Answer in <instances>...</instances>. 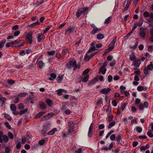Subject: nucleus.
Returning a JSON list of instances; mask_svg holds the SVG:
<instances>
[{
	"label": "nucleus",
	"instance_id": "obj_1",
	"mask_svg": "<svg viewBox=\"0 0 153 153\" xmlns=\"http://www.w3.org/2000/svg\"><path fill=\"white\" fill-rule=\"evenodd\" d=\"M66 67L67 68L70 69L72 67H73V70L75 71L77 68L76 62L74 60H70L66 65Z\"/></svg>",
	"mask_w": 153,
	"mask_h": 153
},
{
	"label": "nucleus",
	"instance_id": "obj_2",
	"mask_svg": "<svg viewBox=\"0 0 153 153\" xmlns=\"http://www.w3.org/2000/svg\"><path fill=\"white\" fill-rule=\"evenodd\" d=\"M76 32V29L74 26H70L65 30V33L67 35L72 34Z\"/></svg>",
	"mask_w": 153,
	"mask_h": 153
},
{
	"label": "nucleus",
	"instance_id": "obj_3",
	"mask_svg": "<svg viewBox=\"0 0 153 153\" xmlns=\"http://www.w3.org/2000/svg\"><path fill=\"white\" fill-rule=\"evenodd\" d=\"M88 9V7L82 8L79 9L76 12V17L78 18L82 14H85L86 13Z\"/></svg>",
	"mask_w": 153,
	"mask_h": 153
},
{
	"label": "nucleus",
	"instance_id": "obj_4",
	"mask_svg": "<svg viewBox=\"0 0 153 153\" xmlns=\"http://www.w3.org/2000/svg\"><path fill=\"white\" fill-rule=\"evenodd\" d=\"M140 31L139 35L142 39H144L145 37L146 28L144 27L140 28L139 29Z\"/></svg>",
	"mask_w": 153,
	"mask_h": 153
},
{
	"label": "nucleus",
	"instance_id": "obj_5",
	"mask_svg": "<svg viewBox=\"0 0 153 153\" xmlns=\"http://www.w3.org/2000/svg\"><path fill=\"white\" fill-rule=\"evenodd\" d=\"M16 42L15 44V47L16 48H19L24 45V41L20 40L19 41L16 40Z\"/></svg>",
	"mask_w": 153,
	"mask_h": 153
},
{
	"label": "nucleus",
	"instance_id": "obj_6",
	"mask_svg": "<svg viewBox=\"0 0 153 153\" xmlns=\"http://www.w3.org/2000/svg\"><path fill=\"white\" fill-rule=\"evenodd\" d=\"M27 42L30 44H31L32 43V34L27 33L26 36Z\"/></svg>",
	"mask_w": 153,
	"mask_h": 153
},
{
	"label": "nucleus",
	"instance_id": "obj_7",
	"mask_svg": "<svg viewBox=\"0 0 153 153\" xmlns=\"http://www.w3.org/2000/svg\"><path fill=\"white\" fill-rule=\"evenodd\" d=\"M149 104L147 102H145L144 104L141 103L139 105V108L141 110H143L145 107L146 108H148Z\"/></svg>",
	"mask_w": 153,
	"mask_h": 153
},
{
	"label": "nucleus",
	"instance_id": "obj_8",
	"mask_svg": "<svg viewBox=\"0 0 153 153\" xmlns=\"http://www.w3.org/2000/svg\"><path fill=\"white\" fill-rule=\"evenodd\" d=\"M74 127L68 128V131L67 134L68 135H73L74 134H76V132L74 131Z\"/></svg>",
	"mask_w": 153,
	"mask_h": 153
},
{
	"label": "nucleus",
	"instance_id": "obj_9",
	"mask_svg": "<svg viewBox=\"0 0 153 153\" xmlns=\"http://www.w3.org/2000/svg\"><path fill=\"white\" fill-rule=\"evenodd\" d=\"M117 39L116 37H115L112 40V41L111 42L110 44L108 46V47L111 48V49H114V45L115 43L116 42Z\"/></svg>",
	"mask_w": 153,
	"mask_h": 153
},
{
	"label": "nucleus",
	"instance_id": "obj_10",
	"mask_svg": "<svg viewBox=\"0 0 153 153\" xmlns=\"http://www.w3.org/2000/svg\"><path fill=\"white\" fill-rule=\"evenodd\" d=\"M44 34L39 33L37 36V41L38 42H40L43 39H44L45 36L44 35Z\"/></svg>",
	"mask_w": 153,
	"mask_h": 153
},
{
	"label": "nucleus",
	"instance_id": "obj_11",
	"mask_svg": "<svg viewBox=\"0 0 153 153\" xmlns=\"http://www.w3.org/2000/svg\"><path fill=\"white\" fill-rule=\"evenodd\" d=\"M111 91V89L109 88H104L102 89L100 92L101 93L103 94H107L108 93L109 91Z\"/></svg>",
	"mask_w": 153,
	"mask_h": 153
},
{
	"label": "nucleus",
	"instance_id": "obj_12",
	"mask_svg": "<svg viewBox=\"0 0 153 153\" xmlns=\"http://www.w3.org/2000/svg\"><path fill=\"white\" fill-rule=\"evenodd\" d=\"M6 100V98L3 97L0 94V103L1 104V106L3 105L5 103Z\"/></svg>",
	"mask_w": 153,
	"mask_h": 153
},
{
	"label": "nucleus",
	"instance_id": "obj_13",
	"mask_svg": "<svg viewBox=\"0 0 153 153\" xmlns=\"http://www.w3.org/2000/svg\"><path fill=\"white\" fill-rule=\"evenodd\" d=\"M140 59H137L135 60L133 63L134 66L136 67H138L140 64Z\"/></svg>",
	"mask_w": 153,
	"mask_h": 153
},
{
	"label": "nucleus",
	"instance_id": "obj_14",
	"mask_svg": "<svg viewBox=\"0 0 153 153\" xmlns=\"http://www.w3.org/2000/svg\"><path fill=\"white\" fill-rule=\"evenodd\" d=\"M45 101L48 106L49 107L52 106L53 104V101L50 99H46Z\"/></svg>",
	"mask_w": 153,
	"mask_h": 153
},
{
	"label": "nucleus",
	"instance_id": "obj_15",
	"mask_svg": "<svg viewBox=\"0 0 153 153\" xmlns=\"http://www.w3.org/2000/svg\"><path fill=\"white\" fill-rule=\"evenodd\" d=\"M43 129L42 131V132L45 136V134H46L49 130V128L46 126H44L43 127Z\"/></svg>",
	"mask_w": 153,
	"mask_h": 153
},
{
	"label": "nucleus",
	"instance_id": "obj_16",
	"mask_svg": "<svg viewBox=\"0 0 153 153\" xmlns=\"http://www.w3.org/2000/svg\"><path fill=\"white\" fill-rule=\"evenodd\" d=\"M98 81L97 78H95L91 80L88 83V85H91L92 84H95Z\"/></svg>",
	"mask_w": 153,
	"mask_h": 153
},
{
	"label": "nucleus",
	"instance_id": "obj_17",
	"mask_svg": "<svg viewBox=\"0 0 153 153\" xmlns=\"http://www.w3.org/2000/svg\"><path fill=\"white\" fill-rule=\"evenodd\" d=\"M39 59L37 60V66L40 69H42V68L43 66L44 65V63L42 61H39Z\"/></svg>",
	"mask_w": 153,
	"mask_h": 153
},
{
	"label": "nucleus",
	"instance_id": "obj_18",
	"mask_svg": "<svg viewBox=\"0 0 153 153\" xmlns=\"http://www.w3.org/2000/svg\"><path fill=\"white\" fill-rule=\"evenodd\" d=\"M38 105V108L42 109H45L46 107V105L43 102H42L40 104L39 103Z\"/></svg>",
	"mask_w": 153,
	"mask_h": 153
},
{
	"label": "nucleus",
	"instance_id": "obj_19",
	"mask_svg": "<svg viewBox=\"0 0 153 153\" xmlns=\"http://www.w3.org/2000/svg\"><path fill=\"white\" fill-rule=\"evenodd\" d=\"M57 131V130L56 128H54L52 130L50 131L47 133V134L49 135H52L54 134L55 132Z\"/></svg>",
	"mask_w": 153,
	"mask_h": 153
},
{
	"label": "nucleus",
	"instance_id": "obj_20",
	"mask_svg": "<svg viewBox=\"0 0 153 153\" xmlns=\"http://www.w3.org/2000/svg\"><path fill=\"white\" fill-rule=\"evenodd\" d=\"M92 57V56L91 55V54L90 55H88L86 53L84 58V60L86 61H88L90 60V59Z\"/></svg>",
	"mask_w": 153,
	"mask_h": 153
},
{
	"label": "nucleus",
	"instance_id": "obj_21",
	"mask_svg": "<svg viewBox=\"0 0 153 153\" xmlns=\"http://www.w3.org/2000/svg\"><path fill=\"white\" fill-rule=\"evenodd\" d=\"M101 29L97 28L95 29H94L90 33L91 35H94L95 33H97L98 32L100 31Z\"/></svg>",
	"mask_w": 153,
	"mask_h": 153
},
{
	"label": "nucleus",
	"instance_id": "obj_22",
	"mask_svg": "<svg viewBox=\"0 0 153 153\" xmlns=\"http://www.w3.org/2000/svg\"><path fill=\"white\" fill-rule=\"evenodd\" d=\"M138 91H146L147 89V88L146 87H144L142 86H138L137 88Z\"/></svg>",
	"mask_w": 153,
	"mask_h": 153
},
{
	"label": "nucleus",
	"instance_id": "obj_23",
	"mask_svg": "<svg viewBox=\"0 0 153 153\" xmlns=\"http://www.w3.org/2000/svg\"><path fill=\"white\" fill-rule=\"evenodd\" d=\"M89 75H87L86 76L83 78V76L81 77V79L82 80L83 82H87L89 79Z\"/></svg>",
	"mask_w": 153,
	"mask_h": 153
},
{
	"label": "nucleus",
	"instance_id": "obj_24",
	"mask_svg": "<svg viewBox=\"0 0 153 153\" xmlns=\"http://www.w3.org/2000/svg\"><path fill=\"white\" fill-rule=\"evenodd\" d=\"M104 35L101 33L98 34L97 36V38L99 40H101L104 38Z\"/></svg>",
	"mask_w": 153,
	"mask_h": 153
},
{
	"label": "nucleus",
	"instance_id": "obj_25",
	"mask_svg": "<svg viewBox=\"0 0 153 153\" xmlns=\"http://www.w3.org/2000/svg\"><path fill=\"white\" fill-rule=\"evenodd\" d=\"M130 5V4L128 1H127V4H126V7L124 8V9L123 10V12L124 13L125 11H127L128 10L129 5Z\"/></svg>",
	"mask_w": 153,
	"mask_h": 153
},
{
	"label": "nucleus",
	"instance_id": "obj_26",
	"mask_svg": "<svg viewBox=\"0 0 153 153\" xmlns=\"http://www.w3.org/2000/svg\"><path fill=\"white\" fill-rule=\"evenodd\" d=\"M122 135L119 134L117 135L116 137L115 140L117 142H119L122 139Z\"/></svg>",
	"mask_w": 153,
	"mask_h": 153
},
{
	"label": "nucleus",
	"instance_id": "obj_27",
	"mask_svg": "<svg viewBox=\"0 0 153 153\" xmlns=\"http://www.w3.org/2000/svg\"><path fill=\"white\" fill-rule=\"evenodd\" d=\"M45 114V112L41 111L39 112L37 115L35 117V119L41 117L43 114Z\"/></svg>",
	"mask_w": 153,
	"mask_h": 153
},
{
	"label": "nucleus",
	"instance_id": "obj_28",
	"mask_svg": "<svg viewBox=\"0 0 153 153\" xmlns=\"http://www.w3.org/2000/svg\"><path fill=\"white\" fill-rule=\"evenodd\" d=\"M3 137V141L5 143H7L8 140V138L6 135H3L2 136Z\"/></svg>",
	"mask_w": 153,
	"mask_h": 153
},
{
	"label": "nucleus",
	"instance_id": "obj_29",
	"mask_svg": "<svg viewBox=\"0 0 153 153\" xmlns=\"http://www.w3.org/2000/svg\"><path fill=\"white\" fill-rule=\"evenodd\" d=\"M107 63L108 62L107 61H106L104 62L102 65V66L99 69V71L100 72L107 65Z\"/></svg>",
	"mask_w": 153,
	"mask_h": 153
},
{
	"label": "nucleus",
	"instance_id": "obj_30",
	"mask_svg": "<svg viewBox=\"0 0 153 153\" xmlns=\"http://www.w3.org/2000/svg\"><path fill=\"white\" fill-rule=\"evenodd\" d=\"M68 128H70L71 127H74V122L71 120L69 121L68 123Z\"/></svg>",
	"mask_w": 153,
	"mask_h": 153
},
{
	"label": "nucleus",
	"instance_id": "obj_31",
	"mask_svg": "<svg viewBox=\"0 0 153 153\" xmlns=\"http://www.w3.org/2000/svg\"><path fill=\"white\" fill-rule=\"evenodd\" d=\"M10 108L11 110L13 111H16V106L14 104H11L10 105Z\"/></svg>",
	"mask_w": 153,
	"mask_h": 153
},
{
	"label": "nucleus",
	"instance_id": "obj_32",
	"mask_svg": "<svg viewBox=\"0 0 153 153\" xmlns=\"http://www.w3.org/2000/svg\"><path fill=\"white\" fill-rule=\"evenodd\" d=\"M6 40L4 39L1 41H0V48H3L5 43Z\"/></svg>",
	"mask_w": 153,
	"mask_h": 153
},
{
	"label": "nucleus",
	"instance_id": "obj_33",
	"mask_svg": "<svg viewBox=\"0 0 153 153\" xmlns=\"http://www.w3.org/2000/svg\"><path fill=\"white\" fill-rule=\"evenodd\" d=\"M147 68L149 70L152 71L153 69V64L151 62H150V64L147 66Z\"/></svg>",
	"mask_w": 153,
	"mask_h": 153
},
{
	"label": "nucleus",
	"instance_id": "obj_34",
	"mask_svg": "<svg viewBox=\"0 0 153 153\" xmlns=\"http://www.w3.org/2000/svg\"><path fill=\"white\" fill-rule=\"evenodd\" d=\"M39 24L40 22H37L31 24L29 25V26L31 27H33L37 25H39Z\"/></svg>",
	"mask_w": 153,
	"mask_h": 153
},
{
	"label": "nucleus",
	"instance_id": "obj_35",
	"mask_svg": "<svg viewBox=\"0 0 153 153\" xmlns=\"http://www.w3.org/2000/svg\"><path fill=\"white\" fill-rule=\"evenodd\" d=\"M4 117L5 119L8 120H11V118L9 115L5 113L4 114Z\"/></svg>",
	"mask_w": 153,
	"mask_h": 153
},
{
	"label": "nucleus",
	"instance_id": "obj_36",
	"mask_svg": "<svg viewBox=\"0 0 153 153\" xmlns=\"http://www.w3.org/2000/svg\"><path fill=\"white\" fill-rule=\"evenodd\" d=\"M115 124V121H113L112 122H111L109 125V126L108 127V129L111 128L112 127H113L114 126Z\"/></svg>",
	"mask_w": 153,
	"mask_h": 153
},
{
	"label": "nucleus",
	"instance_id": "obj_37",
	"mask_svg": "<svg viewBox=\"0 0 153 153\" xmlns=\"http://www.w3.org/2000/svg\"><path fill=\"white\" fill-rule=\"evenodd\" d=\"M111 17L109 16L108 17L105 21L104 23L105 24H108L110 22L111 20Z\"/></svg>",
	"mask_w": 153,
	"mask_h": 153
},
{
	"label": "nucleus",
	"instance_id": "obj_38",
	"mask_svg": "<svg viewBox=\"0 0 153 153\" xmlns=\"http://www.w3.org/2000/svg\"><path fill=\"white\" fill-rule=\"evenodd\" d=\"M143 72L145 75H147L149 74L150 71L146 68H145L143 70Z\"/></svg>",
	"mask_w": 153,
	"mask_h": 153
},
{
	"label": "nucleus",
	"instance_id": "obj_39",
	"mask_svg": "<svg viewBox=\"0 0 153 153\" xmlns=\"http://www.w3.org/2000/svg\"><path fill=\"white\" fill-rule=\"evenodd\" d=\"M129 59L130 60L132 61L136 59L135 55L133 53H132L131 54L130 56Z\"/></svg>",
	"mask_w": 153,
	"mask_h": 153
},
{
	"label": "nucleus",
	"instance_id": "obj_40",
	"mask_svg": "<svg viewBox=\"0 0 153 153\" xmlns=\"http://www.w3.org/2000/svg\"><path fill=\"white\" fill-rule=\"evenodd\" d=\"M4 151L5 153H10L11 151V149L9 147H5L4 148Z\"/></svg>",
	"mask_w": 153,
	"mask_h": 153
},
{
	"label": "nucleus",
	"instance_id": "obj_41",
	"mask_svg": "<svg viewBox=\"0 0 153 153\" xmlns=\"http://www.w3.org/2000/svg\"><path fill=\"white\" fill-rule=\"evenodd\" d=\"M9 138L11 139H12L13 138V134L11 132H9L7 133Z\"/></svg>",
	"mask_w": 153,
	"mask_h": 153
},
{
	"label": "nucleus",
	"instance_id": "obj_42",
	"mask_svg": "<svg viewBox=\"0 0 153 153\" xmlns=\"http://www.w3.org/2000/svg\"><path fill=\"white\" fill-rule=\"evenodd\" d=\"M24 106L23 104L20 103L18 105V108L20 110H22L24 108Z\"/></svg>",
	"mask_w": 153,
	"mask_h": 153
},
{
	"label": "nucleus",
	"instance_id": "obj_43",
	"mask_svg": "<svg viewBox=\"0 0 153 153\" xmlns=\"http://www.w3.org/2000/svg\"><path fill=\"white\" fill-rule=\"evenodd\" d=\"M26 137L27 138V140H29L31 137V135L29 132H27L26 135Z\"/></svg>",
	"mask_w": 153,
	"mask_h": 153
},
{
	"label": "nucleus",
	"instance_id": "obj_44",
	"mask_svg": "<svg viewBox=\"0 0 153 153\" xmlns=\"http://www.w3.org/2000/svg\"><path fill=\"white\" fill-rule=\"evenodd\" d=\"M47 53L48 55L52 56L55 53V51H47Z\"/></svg>",
	"mask_w": 153,
	"mask_h": 153
},
{
	"label": "nucleus",
	"instance_id": "obj_45",
	"mask_svg": "<svg viewBox=\"0 0 153 153\" xmlns=\"http://www.w3.org/2000/svg\"><path fill=\"white\" fill-rule=\"evenodd\" d=\"M53 113H49L44 116V117L47 119L48 118H49L53 116Z\"/></svg>",
	"mask_w": 153,
	"mask_h": 153
},
{
	"label": "nucleus",
	"instance_id": "obj_46",
	"mask_svg": "<svg viewBox=\"0 0 153 153\" xmlns=\"http://www.w3.org/2000/svg\"><path fill=\"white\" fill-rule=\"evenodd\" d=\"M113 118V115L112 114H110L108 117V121L109 122H111Z\"/></svg>",
	"mask_w": 153,
	"mask_h": 153
},
{
	"label": "nucleus",
	"instance_id": "obj_47",
	"mask_svg": "<svg viewBox=\"0 0 153 153\" xmlns=\"http://www.w3.org/2000/svg\"><path fill=\"white\" fill-rule=\"evenodd\" d=\"M93 123H91L89 126L88 132H93Z\"/></svg>",
	"mask_w": 153,
	"mask_h": 153
},
{
	"label": "nucleus",
	"instance_id": "obj_48",
	"mask_svg": "<svg viewBox=\"0 0 153 153\" xmlns=\"http://www.w3.org/2000/svg\"><path fill=\"white\" fill-rule=\"evenodd\" d=\"M27 108H25L23 110H21L19 113V115H22L24 114L25 112H27Z\"/></svg>",
	"mask_w": 153,
	"mask_h": 153
},
{
	"label": "nucleus",
	"instance_id": "obj_49",
	"mask_svg": "<svg viewBox=\"0 0 153 153\" xmlns=\"http://www.w3.org/2000/svg\"><path fill=\"white\" fill-rule=\"evenodd\" d=\"M26 93H22L18 95V96L20 97H24L26 96Z\"/></svg>",
	"mask_w": 153,
	"mask_h": 153
},
{
	"label": "nucleus",
	"instance_id": "obj_50",
	"mask_svg": "<svg viewBox=\"0 0 153 153\" xmlns=\"http://www.w3.org/2000/svg\"><path fill=\"white\" fill-rule=\"evenodd\" d=\"M45 140L44 139H42L40 140L39 142V144L40 145H43L45 143Z\"/></svg>",
	"mask_w": 153,
	"mask_h": 153
},
{
	"label": "nucleus",
	"instance_id": "obj_51",
	"mask_svg": "<svg viewBox=\"0 0 153 153\" xmlns=\"http://www.w3.org/2000/svg\"><path fill=\"white\" fill-rule=\"evenodd\" d=\"M68 51V49L66 47H65L63 49L62 53L66 54Z\"/></svg>",
	"mask_w": 153,
	"mask_h": 153
},
{
	"label": "nucleus",
	"instance_id": "obj_52",
	"mask_svg": "<svg viewBox=\"0 0 153 153\" xmlns=\"http://www.w3.org/2000/svg\"><path fill=\"white\" fill-rule=\"evenodd\" d=\"M142 130V128L140 127H137L136 128V131L138 133H140Z\"/></svg>",
	"mask_w": 153,
	"mask_h": 153
},
{
	"label": "nucleus",
	"instance_id": "obj_53",
	"mask_svg": "<svg viewBox=\"0 0 153 153\" xmlns=\"http://www.w3.org/2000/svg\"><path fill=\"white\" fill-rule=\"evenodd\" d=\"M96 104L97 105H98L99 104H101L102 103V98L100 99L98 101L95 102Z\"/></svg>",
	"mask_w": 153,
	"mask_h": 153
},
{
	"label": "nucleus",
	"instance_id": "obj_54",
	"mask_svg": "<svg viewBox=\"0 0 153 153\" xmlns=\"http://www.w3.org/2000/svg\"><path fill=\"white\" fill-rule=\"evenodd\" d=\"M7 82L9 84H12L14 83L15 82L12 79H9L7 80Z\"/></svg>",
	"mask_w": 153,
	"mask_h": 153
},
{
	"label": "nucleus",
	"instance_id": "obj_55",
	"mask_svg": "<svg viewBox=\"0 0 153 153\" xmlns=\"http://www.w3.org/2000/svg\"><path fill=\"white\" fill-rule=\"evenodd\" d=\"M25 54L26 53L25 51L23 50L20 51L19 52V54L21 56H23L25 55Z\"/></svg>",
	"mask_w": 153,
	"mask_h": 153
},
{
	"label": "nucleus",
	"instance_id": "obj_56",
	"mask_svg": "<svg viewBox=\"0 0 153 153\" xmlns=\"http://www.w3.org/2000/svg\"><path fill=\"white\" fill-rule=\"evenodd\" d=\"M144 56L146 59V60L149 59L150 57V56L148 53H146L144 55Z\"/></svg>",
	"mask_w": 153,
	"mask_h": 153
},
{
	"label": "nucleus",
	"instance_id": "obj_57",
	"mask_svg": "<svg viewBox=\"0 0 153 153\" xmlns=\"http://www.w3.org/2000/svg\"><path fill=\"white\" fill-rule=\"evenodd\" d=\"M149 13L147 11L143 13V15L145 17H147L149 16Z\"/></svg>",
	"mask_w": 153,
	"mask_h": 153
},
{
	"label": "nucleus",
	"instance_id": "obj_58",
	"mask_svg": "<svg viewBox=\"0 0 153 153\" xmlns=\"http://www.w3.org/2000/svg\"><path fill=\"white\" fill-rule=\"evenodd\" d=\"M116 139V136L115 134H112L110 137V139L112 140H114Z\"/></svg>",
	"mask_w": 153,
	"mask_h": 153
},
{
	"label": "nucleus",
	"instance_id": "obj_59",
	"mask_svg": "<svg viewBox=\"0 0 153 153\" xmlns=\"http://www.w3.org/2000/svg\"><path fill=\"white\" fill-rule=\"evenodd\" d=\"M113 77L111 75H109L108 76V81L109 82H111L112 80Z\"/></svg>",
	"mask_w": 153,
	"mask_h": 153
},
{
	"label": "nucleus",
	"instance_id": "obj_60",
	"mask_svg": "<svg viewBox=\"0 0 153 153\" xmlns=\"http://www.w3.org/2000/svg\"><path fill=\"white\" fill-rule=\"evenodd\" d=\"M136 23L137 24L138 26L140 27L142 25L143 23V20L140 19V20L138 22H137Z\"/></svg>",
	"mask_w": 153,
	"mask_h": 153
},
{
	"label": "nucleus",
	"instance_id": "obj_61",
	"mask_svg": "<svg viewBox=\"0 0 153 153\" xmlns=\"http://www.w3.org/2000/svg\"><path fill=\"white\" fill-rule=\"evenodd\" d=\"M63 79V76H59L56 78V80L58 81H59Z\"/></svg>",
	"mask_w": 153,
	"mask_h": 153
},
{
	"label": "nucleus",
	"instance_id": "obj_62",
	"mask_svg": "<svg viewBox=\"0 0 153 153\" xmlns=\"http://www.w3.org/2000/svg\"><path fill=\"white\" fill-rule=\"evenodd\" d=\"M105 127V126L103 124H101L98 127V129L100 130L104 128Z\"/></svg>",
	"mask_w": 153,
	"mask_h": 153
},
{
	"label": "nucleus",
	"instance_id": "obj_63",
	"mask_svg": "<svg viewBox=\"0 0 153 153\" xmlns=\"http://www.w3.org/2000/svg\"><path fill=\"white\" fill-rule=\"evenodd\" d=\"M153 46L150 45L148 47V51L149 52H152L153 50Z\"/></svg>",
	"mask_w": 153,
	"mask_h": 153
},
{
	"label": "nucleus",
	"instance_id": "obj_64",
	"mask_svg": "<svg viewBox=\"0 0 153 153\" xmlns=\"http://www.w3.org/2000/svg\"><path fill=\"white\" fill-rule=\"evenodd\" d=\"M147 134L150 137H153V134L151 131L148 132Z\"/></svg>",
	"mask_w": 153,
	"mask_h": 153
}]
</instances>
